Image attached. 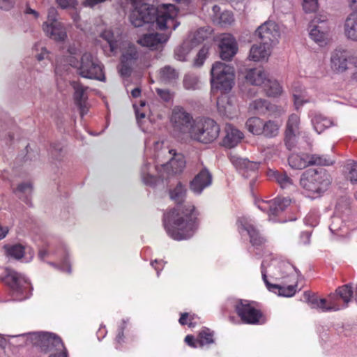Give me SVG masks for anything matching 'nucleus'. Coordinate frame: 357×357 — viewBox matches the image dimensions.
I'll return each instance as SVG.
<instances>
[{
    "label": "nucleus",
    "instance_id": "f257e3e1",
    "mask_svg": "<svg viewBox=\"0 0 357 357\" xmlns=\"http://www.w3.org/2000/svg\"><path fill=\"white\" fill-rule=\"evenodd\" d=\"M132 8L129 19L130 23L135 27L149 29L155 24L160 29L175 30L179 25L176 20L178 10L175 6L171 3H162L154 7L144 0H130Z\"/></svg>",
    "mask_w": 357,
    "mask_h": 357
},
{
    "label": "nucleus",
    "instance_id": "f03ea898",
    "mask_svg": "<svg viewBox=\"0 0 357 357\" xmlns=\"http://www.w3.org/2000/svg\"><path fill=\"white\" fill-rule=\"evenodd\" d=\"M198 211L190 203L178 205L165 213L163 225L167 235L176 241L189 239L198 228Z\"/></svg>",
    "mask_w": 357,
    "mask_h": 357
},
{
    "label": "nucleus",
    "instance_id": "7ed1b4c3",
    "mask_svg": "<svg viewBox=\"0 0 357 357\" xmlns=\"http://www.w3.org/2000/svg\"><path fill=\"white\" fill-rule=\"evenodd\" d=\"M331 183V176L325 169H308L302 174L300 178L303 193L311 199L321 197Z\"/></svg>",
    "mask_w": 357,
    "mask_h": 357
},
{
    "label": "nucleus",
    "instance_id": "20e7f679",
    "mask_svg": "<svg viewBox=\"0 0 357 357\" xmlns=\"http://www.w3.org/2000/svg\"><path fill=\"white\" fill-rule=\"evenodd\" d=\"M234 77L232 66L220 61L215 62L211 70V91H220L222 95L229 93L234 84Z\"/></svg>",
    "mask_w": 357,
    "mask_h": 357
},
{
    "label": "nucleus",
    "instance_id": "39448f33",
    "mask_svg": "<svg viewBox=\"0 0 357 357\" xmlns=\"http://www.w3.org/2000/svg\"><path fill=\"white\" fill-rule=\"evenodd\" d=\"M219 125L210 118H197L192 124L189 137L202 144H210L219 136Z\"/></svg>",
    "mask_w": 357,
    "mask_h": 357
},
{
    "label": "nucleus",
    "instance_id": "423d86ee",
    "mask_svg": "<svg viewBox=\"0 0 357 357\" xmlns=\"http://www.w3.org/2000/svg\"><path fill=\"white\" fill-rule=\"evenodd\" d=\"M29 335L33 344L39 347L42 351L50 353L49 357H68L66 348L57 335L45 332L32 333Z\"/></svg>",
    "mask_w": 357,
    "mask_h": 357
},
{
    "label": "nucleus",
    "instance_id": "0eeeda50",
    "mask_svg": "<svg viewBox=\"0 0 357 357\" xmlns=\"http://www.w3.org/2000/svg\"><path fill=\"white\" fill-rule=\"evenodd\" d=\"M159 146L161 147V151L158 152L155 155L158 160L160 158H165L168 160L165 163L161 164V169L167 172V176L164 173H160V177L162 179L167 178L170 175L180 174L183 172L185 167V160L184 156L181 153H177L174 149H169L167 146H163L162 142H155V149Z\"/></svg>",
    "mask_w": 357,
    "mask_h": 357
},
{
    "label": "nucleus",
    "instance_id": "6e6552de",
    "mask_svg": "<svg viewBox=\"0 0 357 357\" xmlns=\"http://www.w3.org/2000/svg\"><path fill=\"white\" fill-rule=\"evenodd\" d=\"M1 280L9 287L15 300L23 301L29 297L31 284L23 274L6 268Z\"/></svg>",
    "mask_w": 357,
    "mask_h": 357
},
{
    "label": "nucleus",
    "instance_id": "1a4fd4ad",
    "mask_svg": "<svg viewBox=\"0 0 357 357\" xmlns=\"http://www.w3.org/2000/svg\"><path fill=\"white\" fill-rule=\"evenodd\" d=\"M38 257L42 261H45L47 259H57L60 261V264L55 262H49V264L63 272H71L68 252L63 245L55 247L50 244L44 245L39 248Z\"/></svg>",
    "mask_w": 357,
    "mask_h": 357
},
{
    "label": "nucleus",
    "instance_id": "9d476101",
    "mask_svg": "<svg viewBox=\"0 0 357 357\" xmlns=\"http://www.w3.org/2000/svg\"><path fill=\"white\" fill-rule=\"evenodd\" d=\"M77 71L82 77L104 82L105 80L103 66L91 53L82 54L77 66Z\"/></svg>",
    "mask_w": 357,
    "mask_h": 357
},
{
    "label": "nucleus",
    "instance_id": "9b49d317",
    "mask_svg": "<svg viewBox=\"0 0 357 357\" xmlns=\"http://www.w3.org/2000/svg\"><path fill=\"white\" fill-rule=\"evenodd\" d=\"M195 120L192 115L181 106H175L172 110L170 123L174 132L178 136H189Z\"/></svg>",
    "mask_w": 357,
    "mask_h": 357
},
{
    "label": "nucleus",
    "instance_id": "f8f14e48",
    "mask_svg": "<svg viewBox=\"0 0 357 357\" xmlns=\"http://www.w3.org/2000/svg\"><path fill=\"white\" fill-rule=\"evenodd\" d=\"M310 37L320 46L326 44L331 29L328 16L326 13L316 15L310 25Z\"/></svg>",
    "mask_w": 357,
    "mask_h": 357
},
{
    "label": "nucleus",
    "instance_id": "ddd939ff",
    "mask_svg": "<svg viewBox=\"0 0 357 357\" xmlns=\"http://www.w3.org/2000/svg\"><path fill=\"white\" fill-rule=\"evenodd\" d=\"M355 56L343 48H336L331 53L330 68L336 74H342L352 69Z\"/></svg>",
    "mask_w": 357,
    "mask_h": 357
},
{
    "label": "nucleus",
    "instance_id": "4468645a",
    "mask_svg": "<svg viewBox=\"0 0 357 357\" xmlns=\"http://www.w3.org/2000/svg\"><path fill=\"white\" fill-rule=\"evenodd\" d=\"M237 227L241 236L248 235L251 245L257 249L261 248L266 243V238L258 229L255 228L252 219L241 217L238 219Z\"/></svg>",
    "mask_w": 357,
    "mask_h": 357
},
{
    "label": "nucleus",
    "instance_id": "2eb2a0df",
    "mask_svg": "<svg viewBox=\"0 0 357 357\" xmlns=\"http://www.w3.org/2000/svg\"><path fill=\"white\" fill-rule=\"evenodd\" d=\"M258 208L268 213L270 220L275 221V217L283 212L290 204V199L284 197H276L274 199L255 202Z\"/></svg>",
    "mask_w": 357,
    "mask_h": 357
},
{
    "label": "nucleus",
    "instance_id": "dca6fc26",
    "mask_svg": "<svg viewBox=\"0 0 357 357\" xmlns=\"http://www.w3.org/2000/svg\"><path fill=\"white\" fill-rule=\"evenodd\" d=\"M304 298L312 308L320 310L321 312L338 311L341 310L340 305L335 301V295L331 294L329 299H318L309 291L304 292Z\"/></svg>",
    "mask_w": 357,
    "mask_h": 357
},
{
    "label": "nucleus",
    "instance_id": "f3484780",
    "mask_svg": "<svg viewBox=\"0 0 357 357\" xmlns=\"http://www.w3.org/2000/svg\"><path fill=\"white\" fill-rule=\"evenodd\" d=\"M256 35L261 39V43L272 47L278 43L280 31L274 22L268 21L259 26L256 31Z\"/></svg>",
    "mask_w": 357,
    "mask_h": 357
},
{
    "label": "nucleus",
    "instance_id": "a211bd4d",
    "mask_svg": "<svg viewBox=\"0 0 357 357\" xmlns=\"http://www.w3.org/2000/svg\"><path fill=\"white\" fill-rule=\"evenodd\" d=\"M235 309L243 322L249 324L260 323L261 313L252 306L248 301H239L236 304Z\"/></svg>",
    "mask_w": 357,
    "mask_h": 357
},
{
    "label": "nucleus",
    "instance_id": "6ab92c4d",
    "mask_svg": "<svg viewBox=\"0 0 357 357\" xmlns=\"http://www.w3.org/2000/svg\"><path fill=\"white\" fill-rule=\"evenodd\" d=\"M3 249L8 257L20 260L25 257V261L29 262L34 257V250L29 246L20 243H8L3 245Z\"/></svg>",
    "mask_w": 357,
    "mask_h": 357
},
{
    "label": "nucleus",
    "instance_id": "aec40b11",
    "mask_svg": "<svg viewBox=\"0 0 357 357\" xmlns=\"http://www.w3.org/2000/svg\"><path fill=\"white\" fill-rule=\"evenodd\" d=\"M218 112L220 116L232 119L239 113L237 101L234 97L222 95L217 100Z\"/></svg>",
    "mask_w": 357,
    "mask_h": 357
},
{
    "label": "nucleus",
    "instance_id": "412c9836",
    "mask_svg": "<svg viewBox=\"0 0 357 357\" xmlns=\"http://www.w3.org/2000/svg\"><path fill=\"white\" fill-rule=\"evenodd\" d=\"M219 50L222 60H231L238 52V44L235 38L229 33L222 34L220 38Z\"/></svg>",
    "mask_w": 357,
    "mask_h": 357
},
{
    "label": "nucleus",
    "instance_id": "4be33fe9",
    "mask_svg": "<svg viewBox=\"0 0 357 357\" xmlns=\"http://www.w3.org/2000/svg\"><path fill=\"white\" fill-rule=\"evenodd\" d=\"M300 117L296 114L289 116L287 122L284 143L289 150L293 149L296 143V137L298 134Z\"/></svg>",
    "mask_w": 357,
    "mask_h": 357
},
{
    "label": "nucleus",
    "instance_id": "5701e85b",
    "mask_svg": "<svg viewBox=\"0 0 357 357\" xmlns=\"http://www.w3.org/2000/svg\"><path fill=\"white\" fill-rule=\"evenodd\" d=\"M71 86L74 89V100L75 105L78 107L82 117L88 113L89 104L87 102V86H84L80 82L73 81Z\"/></svg>",
    "mask_w": 357,
    "mask_h": 357
},
{
    "label": "nucleus",
    "instance_id": "b1692460",
    "mask_svg": "<svg viewBox=\"0 0 357 357\" xmlns=\"http://www.w3.org/2000/svg\"><path fill=\"white\" fill-rule=\"evenodd\" d=\"M67 24L61 22H54L53 24L44 22L43 30L45 35L54 40L63 42L67 38Z\"/></svg>",
    "mask_w": 357,
    "mask_h": 357
},
{
    "label": "nucleus",
    "instance_id": "393cba45",
    "mask_svg": "<svg viewBox=\"0 0 357 357\" xmlns=\"http://www.w3.org/2000/svg\"><path fill=\"white\" fill-rule=\"evenodd\" d=\"M154 151H155V160L157 165H155V167H152L151 162H145L143 165L141 167L140 174H141V178L143 181V183L149 186H154L156 185L157 183V178L152 174V171L153 169H157V172H159V169H158V166L160 162H162L163 158H160V160H158L157 157L155 156L158 152L161 151V147L159 146L158 149H155V144H154Z\"/></svg>",
    "mask_w": 357,
    "mask_h": 357
},
{
    "label": "nucleus",
    "instance_id": "a878e982",
    "mask_svg": "<svg viewBox=\"0 0 357 357\" xmlns=\"http://www.w3.org/2000/svg\"><path fill=\"white\" fill-rule=\"evenodd\" d=\"M229 158L231 164L234 167L241 172L244 177H248V175H245L246 172H251L255 174V171L259 167V163L253 161H250L247 158H243L238 156L237 154L231 152L229 155Z\"/></svg>",
    "mask_w": 357,
    "mask_h": 357
},
{
    "label": "nucleus",
    "instance_id": "bb28decb",
    "mask_svg": "<svg viewBox=\"0 0 357 357\" xmlns=\"http://www.w3.org/2000/svg\"><path fill=\"white\" fill-rule=\"evenodd\" d=\"M212 183V175L206 168L202 169L190 182V190L197 195L209 187Z\"/></svg>",
    "mask_w": 357,
    "mask_h": 357
},
{
    "label": "nucleus",
    "instance_id": "cd10ccee",
    "mask_svg": "<svg viewBox=\"0 0 357 357\" xmlns=\"http://www.w3.org/2000/svg\"><path fill=\"white\" fill-rule=\"evenodd\" d=\"M261 272L264 282L267 289L273 293L278 294L279 296L284 297L293 296L296 293L295 287L290 285L288 287H281L278 284H273L269 282L267 279L266 271L265 269V263L263 261L261 265Z\"/></svg>",
    "mask_w": 357,
    "mask_h": 357
},
{
    "label": "nucleus",
    "instance_id": "c85d7f7f",
    "mask_svg": "<svg viewBox=\"0 0 357 357\" xmlns=\"http://www.w3.org/2000/svg\"><path fill=\"white\" fill-rule=\"evenodd\" d=\"M168 39L169 36L167 34L155 33L144 34L138 39L137 42L142 46L154 50L161 47Z\"/></svg>",
    "mask_w": 357,
    "mask_h": 357
},
{
    "label": "nucleus",
    "instance_id": "c756f323",
    "mask_svg": "<svg viewBox=\"0 0 357 357\" xmlns=\"http://www.w3.org/2000/svg\"><path fill=\"white\" fill-rule=\"evenodd\" d=\"M100 37L106 42V44L102 45L105 53L109 56L115 54L120 46L119 36H114L110 30H105L101 33Z\"/></svg>",
    "mask_w": 357,
    "mask_h": 357
},
{
    "label": "nucleus",
    "instance_id": "7c9ffc66",
    "mask_svg": "<svg viewBox=\"0 0 357 357\" xmlns=\"http://www.w3.org/2000/svg\"><path fill=\"white\" fill-rule=\"evenodd\" d=\"M225 132L222 145L229 149L236 146L244 137L242 132L231 124L226 125Z\"/></svg>",
    "mask_w": 357,
    "mask_h": 357
},
{
    "label": "nucleus",
    "instance_id": "2f4dec72",
    "mask_svg": "<svg viewBox=\"0 0 357 357\" xmlns=\"http://www.w3.org/2000/svg\"><path fill=\"white\" fill-rule=\"evenodd\" d=\"M271 47L264 43L254 44L249 54V59L254 61H266L271 53Z\"/></svg>",
    "mask_w": 357,
    "mask_h": 357
},
{
    "label": "nucleus",
    "instance_id": "473e14b6",
    "mask_svg": "<svg viewBox=\"0 0 357 357\" xmlns=\"http://www.w3.org/2000/svg\"><path fill=\"white\" fill-rule=\"evenodd\" d=\"M344 34L348 40L357 42V12H352L346 17Z\"/></svg>",
    "mask_w": 357,
    "mask_h": 357
},
{
    "label": "nucleus",
    "instance_id": "72a5a7b5",
    "mask_svg": "<svg viewBox=\"0 0 357 357\" xmlns=\"http://www.w3.org/2000/svg\"><path fill=\"white\" fill-rule=\"evenodd\" d=\"M311 121L314 130L318 134H321L326 129L335 126V122L331 119L320 113H314L312 116Z\"/></svg>",
    "mask_w": 357,
    "mask_h": 357
},
{
    "label": "nucleus",
    "instance_id": "f704fd0d",
    "mask_svg": "<svg viewBox=\"0 0 357 357\" xmlns=\"http://www.w3.org/2000/svg\"><path fill=\"white\" fill-rule=\"evenodd\" d=\"M247 82L252 85L263 86L265 85L268 77L266 73L261 68L250 69L245 75Z\"/></svg>",
    "mask_w": 357,
    "mask_h": 357
},
{
    "label": "nucleus",
    "instance_id": "c9c22d12",
    "mask_svg": "<svg viewBox=\"0 0 357 357\" xmlns=\"http://www.w3.org/2000/svg\"><path fill=\"white\" fill-rule=\"evenodd\" d=\"M292 88L294 105L296 109H298L304 103L314 101L312 98L307 96L306 90L300 84H294Z\"/></svg>",
    "mask_w": 357,
    "mask_h": 357
},
{
    "label": "nucleus",
    "instance_id": "e433bc0d",
    "mask_svg": "<svg viewBox=\"0 0 357 357\" xmlns=\"http://www.w3.org/2000/svg\"><path fill=\"white\" fill-rule=\"evenodd\" d=\"M281 124L277 121H264L261 135L266 138H273L278 136Z\"/></svg>",
    "mask_w": 357,
    "mask_h": 357
},
{
    "label": "nucleus",
    "instance_id": "4c0bfd02",
    "mask_svg": "<svg viewBox=\"0 0 357 357\" xmlns=\"http://www.w3.org/2000/svg\"><path fill=\"white\" fill-rule=\"evenodd\" d=\"M289 166L295 169H303L309 166V155L291 153L288 158Z\"/></svg>",
    "mask_w": 357,
    "mask_h": 357
},
{
    "label": "nucleus",
    "instance_id": "58836bf2",
    "mask_svg": "<svg viewBox=\"0 0 357 357\" xmlns=\"http://www.w3.org/2000/svg\"><path fill=\"white\" fill-rule=\"evenodd\" d=\"M353 288L351 284H347L343 286L338 287L336 291L335 295V298L336 297L340 298L343 301V305H340L341 309L345 308L348 306L349 303L351 301V298L353 297Z\"/></svg>",
    "mask_w": 357,
    "mask_h": 357
},
{
    "label": "nucleus",
    "instance_id": "ea45409f",
    "mask_svg": "<svg viewBox=\"0 0 357 357\" xmlns=\"http://www.w3.org/2000/svg\"><path fill=\"white\" fill-rule=\"evenodd\" d=\"M273 105H271L267 100L257 99L250 103L249 109L256 114H263L268 111L272 110Z\"/></svg>",
    "mask_w": 357,
    "mask_h": 357
},
{
    "label": "nucleus",
    "instance_id": "a19ab883",
    "mask_svg": "<svg viewBox=\"0 0 357 357\" xmlns=\"http://www.w3.org/2000/svg\"><path fill=\"white\" fill-rule=\"evenodd\" d=\"M13 192L26 204H30V199L29 197L32 192V185L30 183L24 182L19 184L13 190Z\"/></svg>",
    "mask_w": 357,
    "mask_h": 357
},
{
    "label": "nucleus",
    "instance_id": "79ce46f5",
    "mask_svg": "<svg viewBox=\"0 0 357 357\" xmlns=\"http://www.w3.org/2000/svg\"><path fill=\"white\" fill-rule=\"evenodd\" d=\"M194 47L195 45L189 40H185L181 46L175 50L174 56L176 59L181 61H186L188 55Z\"/></svg>",
    "mask_w": 357,
    "mask_h": 357
},
{
    "label": "nucleus",
    "instance_id": "37998d69",
    "mask_svg": "<svg viewBox=\"0 0 357 357\" xmlns=\"http://www.w3.org/2000/svg\"><path fill=\"white\" fill-rule=\"evenodd\" d=\"M212 32L213 29L210 26L202 27L197 29L193 34L192 37L188 40H189L191 43L195 46L208 38Z\"/></svg>",
    "mask_w": 357,
    "mask_h": 357
},
{
    "label": "nucleus",
    "instance_id": "c03bdc74",
    "mask_svg": "<svg viewBox=\"0 0 357 357\" xmlns=\"http://www.w3.org/2000/svg\"><path fill=\"white\" fill-rule=\"evenodd\" d=\"M264 120L259 117L249 118L245 122L248 130L255 135H261Z\"/></svg>",
    "mask_w": 357,
    "mask_h": 357
},
{
    "label": "nucleus",
    "instance_id": "a18cd8bd",
    "mask_svg": "<svg viewBox=\"0 0 357 357\" xmlns=\"http://www.w3.org/2000/svg\"><path fill=\"white\" fill-rule=\"evenodd\" d=\"M160 79L165 83H170L178 77V72L169 66H165L160 70Z\"/></svg>",
    "mask_w": 357,
    "mask_h": 357
},
{
    "label": "nucleus",
    "instance_id": "49530a36",
    "mask_svg": "<svg viewBox=\"0 0 357 357\" xmlns=\"http://www.w3.org/2000/svg\"><path fill=\"white\" fill-rule=\"evenodd\" d=\"M263 89L268 96L275 97L282 93V87L275 79L268 78Z\"/></svg>",
    "mask_w": 357,
    "mask_h": 357
},
{
    "label": "nucleus",
    "instance_id": "de8ad7c7",
    "mask_svg": "<svg viewBox=\"0 0 357 357\" xmlns=\"http://www.w3.org/2000/svg\"><path fill=\"white\" fill-rule=\"evenodd\" d=\"M329 229L331 233L336 235L343 236L347 233L346 225L343 222L342 218L338 216H333L332 218V222L329 226Z\"/></svg>",
    "mask_w": 357,
    "mask_h": 357
},
{
    "label": "nucleus",
    "instance_id": "09e8293b",
    "mask_svg": "<svg viewBox=\"0 0 357 357\" xmlns=\"http://www.w3.org/2000/svg\"><path fill=\"white\" fill-rule=\"evenodd\" d=\"M170 198L176 204L182 203L185 197L186 188L181 183H178L176 186L169 192Z\"/></svg>",
    "mask_w": 357,
    "mask_h": 357
},
{
    "label": "nucleus",
    "instance_id": "8fccbe9b",
    "mask_svg": "<svg viewBox=\"0 0 357 357\" xmlns=\"http://www.w3.org/2000/svg\"><path fill=\"white\" fill-rule=\"evenodd\" d=\"M273 176L281 188L291 189L294 187L293 180L286 173L275 172L273 173Z\"/></svg>",
    "mask_w": 357,
    "mask_h": 357
},
{
    "label": "nucleus",
    "instance_id": "3c124183",
    "mask_svg": "<svg viewBox=\"0 0 357 357\" xmlns=\"http://www.w3.org/2000/svg\"><path fill=\"white\" fill-rule=\"evenodd\" d=\"M333 160L328 155L313 154L309 155V165H333Z\"/></svg>",
    "mask_w": 357,
    "mask_h": 357
},
{
    "label": "nucleus",
    "instance_id": "603ef678",
    "mask_svg": "<svg viewBox=\"0 0 357 357\" xmlns=\"http://www.w3.org/2000/svg\"><path fill=\"white\" fill-rule=\"evenodd\" d=\"M138 53L136 50V47L134 45H130L128 50L123 53L121 56V60L124 63H130L133 64V63L137 59Z\"/></svg>",
    "mask_w": 357,
    "mask_h": 357
},
{
    "label": "nucleus",
    "instance_id": "864d4df0",
    "mask_svg": "<svg viewBox=\"0 0 357 357\" xmlns=\"http://www.w3.org/2000/svg\"><path fill=\"white\" fill-rule=\"evenodd\" d=\"M199 347H203L205 344H209L213 342V333L208 328L202 330L199 334L197 340Z\"/></svg>",
    "mask_w": 357,
    "mask_h": 357
},
{
    "label": "nucleus",
    "instance_id": "5fc2aeb1",
    "mask_svg": "<svg viewBox=\"0 0 357 357\" xmlns=\"http://www.w3.org/2000/svg\"><path fill=\"white\" fill-rule=\"evenodd\" d=\"M346 177L352 184H357V162H351L346 166Z\"/></svg>",
    "mask_w": 357,
    "mask_h": 357
},
{
    "label": "nucleus",
    "instance_id": "6e6d98bb",
    "mask_svg": "<svg viewBox=\"0 0 357 357\" xmlns=\"http://www.w3.org/2000/svg\"><path fill=\"white\" fill-rule=\"evenodd\" d=\"M183 86L187 90H195L198 89V77L195 75H186L183 79Z\"/></svg>",
    "mask_w": 357,
    "mask_h": 357
},
{
    "label": "nucleus",
    "instance_id": "4d7b16f0",
    "mask_svg": "<svg viewBox=\"0 0 357 357\" xmlns=\"http://www.w3.org/2000/svg\"><path fill=\"white\" fill-rule=\"evenodd\" d=\"M128 319H122L118 327V333L115 338L116 349H121V346L124 342V329L126 328Z\"/></svg>",
    "mask_w": 357,
    "mask_h": 357
},
{
    "label": "nucleus",
    "instance_id": "13d9d810",
    "mask_svg": "<svg viewBox=\"0 0 357 357\" xmlns=\"http://www.w3.org/2000/svg\"><path fill=\"white\" fill-rule=\"evenodd\" d=\"M234 21V15L231 12L225 10L221 13L219 17V23L222 26L231 24Z\"/></svg>",
    "mask_w": 357,
    "mask_h": 357
},
{
    "label": "nucleus",
    "instance_id": "bf43d9fd",
    "mask_svg": "<svg viewBox=\"0 0 357 357\" xmlns=\"http://www.w3.org/2000/svg\"><path fill=\"white\" fill-rule=\"evenodd\" d=\"M208 53V48L206 46H204L197 53V57L194 62V65L197 67L202 66L207 57Z\"/></svg>",
    "mask_w": 357,
    "mask_h": 357
},
{
    "label": "nucleus",
    "instance_id": "052dcab7",
    "mask_svg": "<svg viewBox=\"0 0 357 357\" xmlns=\"http://www.w3.org/2000/svg\"><path fill=\"white\" fill-rule=\"evenodd\" d=\"M302 5L305 13L315 12L319 6L318 0H303Z\"/></svg>",
    "mask_w": 357,
    "mask_h": 357
},
{
    "label": "nucleus",
    "instance_id": "680f3d73",
    "mask_svg": "<svg viewBox=\"0 0 357 357\" xmlns=\"http://www.w3.org/2000/svg\"><path fill=\"white\" fill-rule=\"evenodd\" d=\"M318 215L316 212L310 213L305 218V222L306 225L311 227H315L318 224Z\"/></svg>",
    "mask_w": 357,
    "mask_h": 357
},
{
    "label": "nucleus",
    "instance_id": "e2e57ef3",
    "mask_svg": "<svg viewBox=\"0 0 357 357\" xmlns=\"http://www.w3.org/2000/svg\"><path fill=\"white\" fill-rule=\"evenodd\" d=\"M132 63H124L121 60V68H120V73L121 76L126 77L129 76L132 72Z\"/></svg>",
    "mask_w": 357,
    "mask_h": 357
},
{
    "label": "nucleus",
    "instance_id": "0e129e2a",
    "mask_svg": "<svg viewBox=\"0 0 357 357\" xmlns=\"http://www.w3.org/2000/svg\"><path fill=\"white\" fill-rule=\"evenodd\" d=\"M155 91L158 96L165 102H169L172 98V95L168 89L157 88Z\"/></svg>",
    "mask_w": 357,
    "mask_h": 357
},
{
    "label": "nucleus",
    "instance_id": "69168bd1",
    "mask_svg": "<svg viewBox=\"0 0 357 357\" xmlns=\"http://www.w3.org/2000/svg\"><path fill=\"white\" fill-rule=\"evenodd\" d=\"M57 15V10L55 8H50L47 12V20L45 22H50V24H53V22H59L56 18Z\"/></svg>",
    "mask_w": 357,
    "mask_h": 357
},
{
    "label": "nucleus",
    "instance_id": "338daca9",
    "mask_svg": "<svg viewBox=\"0 0 357 357\" xmlns=\"http://www.w3.org/2000/svg\"><path fill=\"white\" fill-rule=\"evenodd\" d=\"M311 231H306L301 233L299 236V243L303 245H307L310 243Z\"/></svg>",
    "mask_w": 357,
    "mask_h": 357
},
{
    "label": "nucleus",
    "instance_id": "774afa93",
    "mask_svg": "<svg viewBox=\"0 0 357 357\" xmlns=\"http://www.w3.org/2000/svg\"><path fill=\"white\" fill-rule=\"evenodd\" d=\"M62 151V146L60 144H55L51 146L50 154L52 158L59 160V153Z\"/></svg>",
    "mask_w": 357,
    "mask_h": 357
}]
</instances>
